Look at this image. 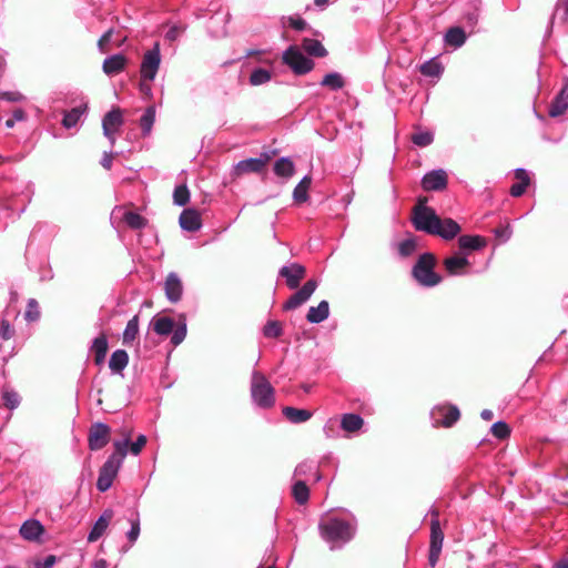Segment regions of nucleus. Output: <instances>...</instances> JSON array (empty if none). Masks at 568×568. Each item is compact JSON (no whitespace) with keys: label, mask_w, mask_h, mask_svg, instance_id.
Listing matches in <instances>:
<instances>
[{"label":"nucleus","mask_w":568,"mask_h":568,"mask_svg":"<svg viewBox=\"0 0 568 568\" xmlns=\"http://www.w3.org/2000/svg\"><path fill=\"white\" fill-rule=\"evenodd\" d=\"M251 397L254 405L267 409L275 404V392L267 378L254 371L251 377Z\"/></svg>","instance_id":"obj_2"},{"label":"nucleus","mask_w":568,"mask_h":568,"mask_svg":"<svg viewBox=\"0 0 568 568\" xmlns=\"http://www.w3.org/2000/svg\"><path fill=\"white\" fill-rule=\"evenodd\" d=\"M2 398H3L4 405L10 409H14L16 407H18V405L20 403L19 396L14 392H6L2 396Z\"/></svg>","instance_id":"obj_54"},{"label":"nucleus","mask_w":568,"mask_h":568,"mask_svg":"<svg viewBox=\"0 0 568 568\" xmlns=\"http://www.w3.org/2000/svg\"><path fill=\"white\" fill-rule=\"evenodd\" d=\"M427 199H419L417 205L413 210L412 222L417 231H422L434 235L437 232L436 226L439 225V216L435 210L427 206Z\"/></svg>","instance_id":"obj_4"},{"label":"nucleus","mask_w":568,"mask_h":568,"mask_svg":"<svg viewBox=\"0 0 568 568\" xmlns=\"http://www.w3.org/2000/svg\"><path fill=\"white\" fill-rule=\"evenodd\" d=\"M55 561L57 557L53 555H49L42 560L34 561L33 565L29 568H52Z\"/></svg>","instance_id":"obj_58"},{"label":"nucleus","mask_w":568,"mask_h":568,"mask_svg":"<svg viewBox=\"0 0 568 568\" xmlns=\"http://www.w3.org/2000/svg\"><path fill=\"white\" fill-rule=\"evenodd\" d=\"M91 352L94 354V362L98 366L102 365L105 361L108 353V339L104 334L95 337L91 345Z\"/></svg>","instance_id":"obj_29"},{"label":"nucleus","mask_w":568,"mask_h":568,"mask_svg":"<svg viewBox=\"0 0 568 568\" xmlns=\"http://www.w3.org/2000/svg\"><path fill=\"white\" fill-rule=\"evenodd\" d=\"M459 409L454 405L437 406L432 410V418L435 426L450 427L459 419Z\"/></svg>","instance_id":"obj_11"},{"label":"nucleus","mask_w":568,"mask_h":568,"mask_svg":"<svg viewBox=\"0 0 568 568\" xmlns=\"http://www.w3.org/2000/svg\"><path fill=\"white\" fill-rule=\"evenodd\" d=\"M280 276L284 277L286 285L291 290H295L300 286L301 281L305 277L306 270L302 264L291 263L284 265L278 271Z\"/></svg>","instance_id":"obj_14"},{"label":"nucleus","mask_w":568,"mask_h":568,"mask_svg":"<svg viewBox=\"0 0 568 568\" xmlns=\"http://www.w3.org/2000/svg\"><path fill=\"white\" fill-rule=\"evenodd\" d=\"M130 439H131V434L125 433L123 439L114 440V443H113L114 453L111 454L110 456L115 457V459H118L120 462H123L128 454V448L130 446Z\"/></svg>","instance_id":"obj_43"},{"label":"nucleus","mask_w":568,"mask_h":568,"mask_svg":"<svg viewBox=\"0 0 568 568\" xmlns=\"http://www.w3.org/2000/svg\"><path fill=\"white\" fill-rule=\"evenodd\" d=\"M282 414L292 424H302L312 417V412L292 406H285Z\"/></svg>","instance_id":"obj_28"},{"label":"nucleus","mask_w":568,"mask_h":568,"mask_svg":"<svg viewBox=\"0 0 568 568\" xmlns=\"http://www.w3.org/2000/svg\"><path fill=\"white\" fill-rule=\"evenodd\" d=\"M152 326L158 335L168 336L172 333L171 343L174 346L181 344L186 336V324L183 322L175 327L174 321L166 316L153 317Z\"/></svg>","instance_id":"obj_5"},{"label":"nucleus","mask_w":568,"mask_h":568,"mask_svg":"<svg viewBox=\"0 0 568 568\" xmlns=\"http://www.w3.org/2000/svg\"><path fill=\"white\" fill-rule=\"evenodd\" d=\"M448 176L445 170L438 169L427 172L422 179V187L425 191H443L446 189Z\"/></svg>","instance_id":"obj_13"},{"label":"nucleus","mask_w":568,"mask_h":568,"mask_svg":"<svg viewBox=\"0 0 568 568\" xmlns=\"http://www.w3.org/2000/svg\"><path fill=\"white\" fill-rule=\"evenodd\" d=\"M445 270L449 275H464L466 268L469 266V261L466 256H450L444 260Z\"/></svg>","instance_id":"obj_24"},{"label":"nucleus","mask_w":568,"mask_h":568,"mask_svg":"<svg viewBox=\"0 0 568 568\" xmlns=\"http://www.w3.org/2000/svg\"><path fill=\"white\" fill-rule=\"evenodd\" d=\"M128 364L129 355L124 349L114 351L109 361V367L114 374H121Z\"/></svg>","instance_id":"obj_30"},{"label":"nucleus","mask_w":568,"mask_h":568,"mask_svg":"<svg viewBox=\"0 0 568 568\" xmlns=\"http://www.w3.org/2000/svg\"><path fill=\"white\" fill-rule=\"evenodd\" d=\"M146 444V436L145 435H139L138 438L135 439V442H133L131 445H130V453L134 456H138L142 448L145 446Z\"/></svg>","instance_id":"obj_56"},{"label":"nucleus","mask_w":568,"mask_h":568,"mask_svg":"<svg viewBox=\"0 0 568 568\" xmlns=\"http://www.w3.org/2000/svg\"><path fill=\"white\" fill-rule=\"evenodd\" d=\"M445 41L454 48H460L466 41V33L462 28L453 27L446 32Z\"/></svg>","instance_id":"obj_35"},{"label":"nucleus","mask_w":568,"mask_h":568,"mask_svg":"<svg viewBox=\"0 0 568 568\" xmlns=\"http://www.w3.org/2000/svg\"><path fill=\"white\" fill-rule=\"evenodd\" d=\"M434 141V135L429 131H419L412 135V142L420 148L428 146Z\"/></svg>","instance_id":"obj_47"},{"label":"nucleus","mask_w":568,"mask_h":568,"mask_svg":"<svg viewBox=\"0 0 568 568\" xmlns=\"http://www.w3.org/2000/svg\"><path fill=\"white\" fill-rule=\"evenodd\" d=\"M495 234L496 236L501 237L504 242H506L510 239L511 230L509 229V226L496 229Z\"/></svg>","instance_id":"obj_63"},{"label":"nucleus","mask_w":568,"mask_h":568,"mask_svg":"<svg viewBox=\"0 0 568 568\" xmlns=\"http://www.w3.org/2000/svg\"><path fill=\"white\" fill-rule=\"evenodd\" d=\"M437 232L434 235H438L444 240H453L460 231L459 224L452 219H439V225L436 226Z\"/></svg>","instance_id":"obj_25"},{"label":"nucleus","mask_w":568,"mask_h":568,"mask_svg":"<svg viewBox=\"0 0 568 568\" xmlns=\"http://www.w3.org/2000/svg\"><path fill=\"white\" fill-rule=\"evenodd\" d=\"M435 262V256L432 253H424L418 257L412 274L419 285L434 287L442 282V276L434 271Z\"/></svg>","instance_id":"obj_3"},{"label":"nucleus","mask_w":568,"mask_h":568,"mask_svg":"<svg viewBox=\"0 0 568 568\" xmlns=\"http://www.w3.org/2000/svg\"><path fill=\"white\" fill-rule=\"evenodd\" d=\"M112 517H113V511L111 509H106L103 511V514L94 523L92 529L90 530V532L88 535L89 542L97 541L105 532Z\"/></svg>","instance_id":"obj_21"},{"label":"nucleus","mask_w":568,"mask_h":568,"mask_svg":"<svg viewBox=\"0 0 568 568\" xmlns=\"http://www.w3.org/2000/svg\"><path fill=\"white\" fill-rule=\"evenodd\" d=\"M292 495L300 505L307 503L310 498V489L304 479H297L292 487Z\"/></svg>","instance_id":"obj_36"},{"label":"nucleus","mask_w":568,"mask_h":568,"mask_svg":"<svg viewBox=\"0 0 568 568\" xmlns=\"http://www.w3.org/2000/svg\"><path fill=\"white\" fill-rule=\"evenodd\" d=\"M515 178L519 181V183H525L527 186L530 182L529 173L525 169H516Z\"/></svg>","instance_id":"obj_60"},{"label":"nucleus","mask_w":568,"mask_h":568,"mask_svg":"<svg viewBox=\"0 0 568 568\" xmlns=\"http://www.w3.org/2000/svg\"><path fill=\"white\" fill-rule=\"evenodd\" d=\"M128 65V58L123 53H115L106 57L102 63V71L108 77H113L125 70Z\"/></svg>","instance_id":"obj_16"},{"label":"nucleus","mask_w":568,"mask_h":568,"mask_svg":"<svg viewBox=\"0 0 568 568\" xmlns=\"http://www.w3.org/2000/svg\"><path fill=\"white\" fill-rule=\"evenodd\" d=\"M122 220L132 230H141L148 224V220L145 217L132 211H125L122 215Z\"/></svg>","instance_id":"obj_39"},{"label":"nucleus","mask_w":568,"mask_h":568,"mask_svg":"<svg viewBox=\"0 0 568 568\" xmlns=\"http://www.w3.org/2000/svg\"><path fill=\"white\" fill-rule=\"evenodd\" d=\"M123 125V114L120 109H112L102 119L103 135L118 133Z\"/></svg>","instance_id":"obj_17"},{"label":"nucleus","mask_w":568,"mask_h":568,"mask_svg":"<svg viewBox=\"0 0 568 568\" xmlns=\"http://www.w3.org/2000/svg\"><path fill=\"white\" fill-rule=\"evenodd\" d=\"M263 334L268 338H276L282 334V326L277 321H270L263 328Z\"/></svg>","instance_id":"obj_50"},{"label":"nucleus","mask_w":568,"mask_h":568,"mask_svg":"<svg viewBox=\"0 0 568 568\" xmlns=\"http://www.w3.org/2000/svg\"><path fill=\"white\" fill-rule=\"evenodd\" d=\"M24 318L28 322H37L40 318V307L34 298H30L28 301Z\"/></svg>","instance_id":"obj_48"},{"label":"nucleus","mask_w":568,"mask_h":568,"mask_svg":"<svg viewBox=\"0 0 568 568\" xmlns=\"http://www.w3.org/2000/svg\"><path fill=\"white\" fill-rule=\"evenodd\" d=\"M568 110V84L564 85L560 92L555 97L549 105L548 114L551 118H558Z\"/></svg>","instance_id":"obj_20"},{"label":"nucleus","mask_w":568,"mask_h":568,"mask_svg":"<svg viewBox=\"0 0 568 568\" xmlns=\"http://www.w3.org/2000/svg\"><path fill=\"white\" fill-rule=\"evenodd\" d=\"M312 179L310 175H305L298 184L294 187L293 199L297 203H304L308 200V189L311 186Z\"/></svg>","instance_id":"obj_34"},{"label":"nucleus","mask_w":568,"mask_h":568,"mask_svg":"<svg viewBox=\"0 0 568 568\" xmlns=\"http://www.w3.org/2000/svg\"><path fill=\"white\" fill-rule=\"evenodd\" d=\"M14 335V329L7 320H2L0 323V337L4 341L10 339Z\"/></svg>","instance_id":"obj_55"},{"label":"nucleus","mask_w":568,"mask_h":568,"mask_svg":"<svg viewBox=\"0 0 568 568\" xmlns=\"http://www.w3.org/2000/svg\"><path fill=\"white\" fill-rule=\"evenodd\" d=\"M283 61L296 74H306L314 68V62L305 57L296 47H290L283 53Z\"/></svg>","instance_id":"obj_8"},{"label":"nucleus","mask_w":568,"mask_h":568,"mask_svg":"<svg viewBox=\"0 0 568 568\" xmlns=\"http://www.w3.org/2000/svg\"><path fill=\"white\" fill-rule=\"evenodd\" d=\"M294 476L298 477V479H304L305 481L310 476H313L315 481H320L322 479V476L318 473L317 464L314 460L308 459L303 460L296 466Z\"/></svg>","instance_id":"obj_23"},{"label":"nucleus","mask_w":568,"mask_h":568,"mask_svg":"<svg viewBox=\"0 0 568 568\" xmlns=\"http://www.w3.org/2000/svg\"><path fill=\"white\" fill-rule=\"evenodd\" d=\"M43 532V526L39 520H26L20 527V535L26 540H37Z\"/></svg>","instance_id":"obj_27"},{"label":"nucleus","mask_w":568,"mask_h":568,"mask_svg":"<svg viewBox=\"0 0 568 568\" xmlns=\"http://www.w3.org/2000/svg\"><path fill=\"white\" fill-rule=\"evenodd\" d=\"M2 100L10 102H19L23 99V95L20 92L16 91H6L0 94Z\"/></svg>","instance_id":"obj_59"},{"label":"nucleus","mask_w":568,"mask_h":568,"mask_svg":"<svg viewBox=\"0 0 568 568\" xmlns=\"http://www.w3.org/2000/svg\"><path fill=\"white\" fill-rule=\"evenodd\" d=\"M190 201V192L186 185H178L173 192V202L178 206H183Z\"/></svg>","instance_id":"obj_45"},{"label":"nucleus","mask_w":568,"mask_h":568,"mask_svg":"<svg viewBox=\"0 0 568 568\" xmlns=\"http://www.w3.org/2000/svg\"><path fill=\"white\" fill-rule=\"evenodd\" d=\"M164 292L171 303H178L183 294V284L179 275L174 272L168 274L164 282Z\"/></svg>","instance_id":"obj_15"},{"label":"nucleus","mask_w":568,"mask_h":568,"mask_svg":"<svg viewBox=\"0 0 568 568\" xmlns=\"http://www.w3.org/2000/svg\"><path fill=\"white\" fill-rule=\"evenodd\" d=\"M130 523H131V528L128 531L126 536H128V539L130 540V542L134 544L138 540L139 535H140V519L136 516V518L131 519Z\"/></svg>","instance_id":"obj_52"},{"label":"nucleus","mask_w":568,"mask_h":568,"mask_svg":"<svg viewBox=\"0 0 568 568\" xmlns=\"http://www.w3.org/2000/svg\"><path fill=\"white\" fill-rule=\"evenodd\" d=\"M303 49L313 57L324 58L327 51L324 45L315 39L305 38L302 43Z\"/></svg>","instance_id":"obj_37"},{"label":"nucleus","mask_w":568,"mask_h":568,"mask_svg":"<svg viewBox=\"0 0 568 568\" xmlns=\"http://www.w3.org/2000/svg\"><path fill=\"white\" fill-rule=\"evenodd\" d=\"M458 245L460 251L467 254L484 248L487 245V241L480 235H462L458 239Z\"/></svg>","instance_id":"obj_22"},{"label":"nucleus","mask_w":568,"mask_h":568,"mask_svg":"<svg viewBox=\"0 0 568 568\" xmlns=\"http://www.w3.org/2000/svg\"><path fill=\"white\" fill-rule=\"evenodd\" d=\"M432 520H430V540H429V555H428V564L432 568H435L439 560V556L443 548L444 542V532L442 530L439 524V513L437 509L433 508L430 510Z\"/></svg>","instance_id":"obj_6"},{"label":"nucleus","mask_w":568,"mask_h":568,"mask_svg":"<svg viewBox=\"0 0 568 568\" xmlns=\"http://www.w3.org/2000/svg\"><path fill=\"white\" fill-rule=\"evenodd\" d=\"M318 283L316 280H308L298 291H296L284 304V310L291 311L306 303L315 292Z\"/></svg>","instance_id":"obj_12"},{"label":"nucleus","mask_w":568,"mask_h":568,"mask_svg":"<svg viewBox=\"0 0 568 568\" xmlns=\"http://www.w3.org/2000/svg\"><path fill=\"white\" fill-rule=\"evenodd\" d=\"M294 164L288 158H281L274 163V173L282 178H291L294 174Z\"/></svg>","instance_id":"obj_42"},{"label":"nucleus","mask_w":568,"mask_h":568,"mask_svg":"<svg viewBox=\"0 0 568 568\" xmlns=\"http://www.w3.org/2000/svg\"><path fill=\"white\" fill-rule=\"evenodd\" d=\"M363 424V418L357 414H344L341 419V427L349 433L359 430Z\"/></svg>","instance_id":"obj_33"},{"label":"nucleus","mask_w":568,"mask_h":568,"mask_svg":"<svg viewBox=\"0 0 568 568\" xmlns=\"http://www.w3.org/2000/svg\"><path fill=\"white\" fill-rule=\"evenodd\" d=\"M490 432L498 439H504L510 435L509 426L501 420L494 423Z\"/></svg>","instance_id":"obj_49"},{"label":"nucleus","mask_w":568,"mask_h":568,"mask_svg":"<svg viewBox=\"0 0 568 568\" xmlns=\"http://www.w3.org/2000/svg\"><path fill=\"white\" fill-rule=\"evenodd\" d=\"M88 110L87 104H81L79 106L72 108L70 111L64 113L62 119V125L65 129L74 128L80 119L85 114Z\"/></svg>","instance_id":"obj_31"},{"label":"nucleus","mask_w":568,"mask_h":568,"mask_svg":"<svg viewBox=\"0 0 568 568\" xmlns=\"http://www.w3.org/2000/svg\"><path fill=\"white\" fill-rule=\"evenodd\" d=\"M321 537L331 549L343 547L355 535L356 520L354 518L327 515L318 524Z\"/></svg>","instance_id":"obj_1"},{"label":"nucleus","mask_w":568,"mask_h":568,"mask_svg":"<svg viewBox=\"0 0 568 568\" xmlns=\"http://www.w3.org/2000/svg\"><path fill=\"white\" fill-rule=\"evenodd\" d=\"M111 428L104 423H95L90 427L88 445L91 450L102 449L110 440Z\"/></svg>","instance_id":"obj_10"},{"label":"nucleus","mask_w":568,"mask_h":568,"mask_svg":"<svg viewBox=\"0 0 568 568\" xmlns=\"http://www.w3.org/2000/svg\"><path fill=\"white\" fill-rule=\"evenodd\" d=\"M94 568H108V561L103 558L97 559L93 564Z\"/></svg>","instance_id":"obj_64"},{"label":"nucleus","mask_w":568,"mask_h":568,"mask_svg":"<svg viewBox=\"0 0 568 568\" xmlns=\"http://www.w3.org/2000/svg\"><path fill=\"white\" fill-rule=\"evenodd\" d=\"M180 226L187 232H196L202 227L200 213L194 209H186L180 215Z\"/></svg>","instance_id":"obj_18"},{"label":"nucleus","mask_w":568,"mask_h":568,"mask_svg":"<svg viewBox=\"0 0 568 568\" xmlns=\"http://www.w3.org/2000/svg\"><path fill=\"white\" fill-rule=\"evenodd\" d=\"M329 316V305L327 301H321L317 306H311L306 320L308 323L318 324Z\"/></svg>","instance_id":"obj_26"},{"label":"nucleus","mask_w":568,"mask_h":568,"mask_svg":"<svg viewBox=\"0 0 568 568\" xmlns=\"http://www.w3.org/2000/svg\"><path fill=\"white\" fill-rule=\"evenodd\" d=\"M568 23V0L559 2L554 11L550 27L551 30L554 26H566Z\"/></svg>","instance_id":"obj_32"},{"label":"nucleus","mask_w":568,"mask_h":568,"mask_svg":"<svg viewBox=\"0 0 568 568\" xmlns=\"http://www.w3.org/2000/svg\"><path fill=\"white\" fill-rule=\"evenodd\" d=\"M267 161L268 156H266L265 159L250 158L246 160H242L237 162L236 165L234 166L235 174L241 175L250 172L258 173L264 169Z\"/></svg>","instance_id":"obj_19"},{"label":"nucleus","mask_w":568,"mask_h":568,"mask_svg":"<svg viewBox=\"0 0 568 568\" xmlns=\"http://www.w3.org/2000/svg\"><path fill=\"white\" fill-rule=\"evenodd\" d=\"M270 80H271L270 71L262 69V68H257V69L253 70V72L250 75V83L252 85H261V84L268 82Z\"/></svg>","instance_id":"obj_46"},{"label":"nucleus","mask_w":568,"mask_h":568,"mask_svg":"<svg viewBox=\"0 0 568 568\" xmlns=\"http://www.w3.org/2000/svg\"><path fill=\"white\" fill-rule=\"evenodd\" d=\"M322 87H326L332 91H338L345 85L344 78L338 72H331L324 75L321 81Z\"/></svg>","instance_id":"obj_40"},{"label":"nucleus","mask_w":568,"mask_h":568,"mask_svg":"<svg viewBox=\"0 0 568 568\" xmlns=\"http://www.w3.org/2000/svg\"><path fill=\"white\" fill-rule=\"evenodd\" d=\"M161 64V51L159 42L148 50L142 58L140 77L143 81L153 82Z\"/></svg>","instance_id":"obj_7"},{"label":"nucleus","mask_w":568,"mask_h":568,"mask_svg":"<svg viewBox=\"0 0 568 568\" xmlns=\"http://www.w3.org/2000/svg\"><path fill=\"white\" fill-rule=\"evenodd\" d=\"M527 189V185L525 183H515L510 187V194L515 197L521 196Z\"/></svg>","instance_id":"obj_62"},{"label":"nucleus","mask_w":568,"mask_h":568,"mask_svg":"<svg viewBox=\"0 0 568 568\" xmlns=\"http://www.w3.org/2000/svg\"><path fill=\"white\" fill-rule=\"evenodd\" d=\"M122 463L123 462L115 459V457L109 456L99 471L97 480V488L99 491L104 493L112 486Z\"/></svg>","instance_id":"obj_9"},{"label":"nucleus","mask_w":568,"mask_h":568,"mask_svg":"<svg viewBox=\"0 0 568 568\" xmlns=\"http://www.w3.org/2000/svg\"><path fill=\"white\" fill-rule=\"evenodd\" d=\"M155 120V111L153 108H148L140 119V126L144 135L149 134L152 130Z\"/></svg>","instance_id":"obj_44"},{"label":"nucleus","mask_w":568,"mask_h":568,"mask_svg":"<svg viewBox=\"0 0 568 568\" xmlns=\"http://www.w3.org/2000/svg\"><path fill=\"white\" fill-rule=\"evenodd\" d=\"M113 163V153L112 151H105L101 159V165L105 170H111Z\"/></svg>","instance_id":"obj_61"},{"label":"nucleus","mask_w":568,"mask_h":568,"mask_svg":"<svg viewBox=\"0 0 568 568\" xmlns=\"http://www.w3.org/2000/svg\"><path fill=\"white\" fill-rule=\"evenodd\" d=\"M417 248L416 240L413 237L402 241L398 245V252L402 256H409Z\"/></svg>","instance_id":"obj_51"},{"label":"nucleus","mask_w":568,"mask_h":568,"mask_svg":"<svg viewBox=\"0 0 568 568\" xmlns=\"http://www.w3.org/2000/svg\"><path fill=\"white\" fill-rule=\"evenodd\" d=\"M288 26L297 31H303L306 29L307 23L306 21L298 17V16H292L287 18Z\"/></svg>","instance_id":"obj_57"},{"label":"nucleus","mask_w":568,"mask_h":568,"mask_svg":"<svg viewBox=\"0 0 568 568\" xmlns=\"http://www.w3.org/2000/svg\"><path fill=\"white\" fill-rule=\"evenodd\" d=\"M139 334V316L134 315L128 323L123 331V344L130 345L134 342Z\"/></svg>","instance_id":"obj_41"},{"label":"nucleus","mask_w":568,"mask_h":568,"mask_svg":"<svg viewBox=\"0 0 568 568\" xmlns=\"http://www.w3.org/2000/svg\"><path fill=\"white\" fill-rule=\"evenodd\" d=\"M419 70L425 77L439 78L444 71V68L436 58H433L423 63Z\"/></svg>","instance_id":"obj_38"},{"label":"nucleus","mask_w":568,"mask_h":568,"mask_svg":"<svg viewBox=\"0 0 568 568\" xmlns=\"http://www.w3.org/2000/svg\"><path fill=\"white\" fill-rule=\"evenodd\" d=\"M113 30L109 29L104 32L98 41V49L101 53H105L110 50L109 43L111 41Z\"/></svg>","instance_id":"obj_53"}]
</instances>
